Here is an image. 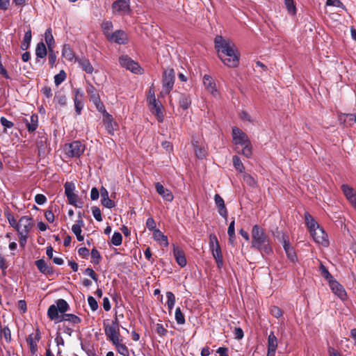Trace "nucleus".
Masks as SVG:
<instances>
[{
    "label": "nucleus",
    "mask_w": 356,
    "mask_h": 356,
    "mask_svg": "<svg viewBox=\"0 0 356 356\" xmlns=\"http://www.w3.org/2000/svg\"><path fill=\"white\" fill-rule=\"evenodd\" d=\"M76 61L78 63L79 67L82 69V70L86 72L87 74H92L94 68L88 58L82 57L76 59Z\"/></svg>",
    "instance_id": "24"
},
{
    "label": "nucleus",
    "mask_w": 356,
    "mask_h": 356,
    "mask_svg": "<svg viewBox=\"0 0 356 356\" xmlns=\"http://www.w3.org/2000/svg\"><path fill=\"white\" fill-rule=\"evenodd\" d=\"M62 56L63 58H65L66 60L69 61H72L73 60L77 59L75 57V54L72 49L71 48L70 45L68 44H65L63 47L62 49Z\"/></svg>",
    "instance_id": "25"
},
{
    "label": "nucleus",
    "mask_w": 356,
    "mask_h": 356,
    "mask_svg": "<svg viewBox=\"0 0 356 356\" xmlns=\"http://www.w3.org/2000/svg\"><path fill=\"white\" fill-rule=\"evenodd\" d=\"M232 138L235 145L242 146L251 142L248 135L236 127L232 128Z\"/></svg>",
    "instance_id": "12"
},
{
    "label": "nucleus",
    "mask_w": 356,
    "mask_h": 356,
    "mask_svg": "<svg viewBox=\"0 0 356 356\" xmlns=\"http://www.w3.org/2000/svg\"><path fill=\"white\" fill-rule=\"evenodd\" d=\"M173 255L178 265L184 267L186 265V259L183 249L173 244Z\"/></svg>",
    "instance_id": "18"
},
{
    "label": "nucleus",
    "mask_w": 356,
    "mask_h": 356,
    "mask_svg": "<svg viewBox=\"0 0 356 356\" xmlns=\"http://www.w3.org/2000/svg\"><path fill=\"white\" fill-rule=\"evenodd\" d=\"M92 213L94 216V218L99 222L102 221V217L101 211L99 207H92Z\"/></svg>",
    "instance_id": "63"
},
{
    "label": "nucleus",
    "mask_w": 356,
    "mask_h": 356,
    "mask_svg": "<svg viewBox=\"0 0 356 356\" xmlns=\"http://www.w3.org/2000/svg\"><path fill=\"white\" fill-rule=\"evenodd\" d=\"M243 179L248 186L251 187L255 188L257 186V181L250 174L244 173L243 175Z\"/></svg>",
    "instance_id": "39"
},
{
    "label": "nucleus",
    "mask_w": 356,
    "mask_h": 356,
    "mask_svg": "<svg viewBox=\"0 0 356 356\" xmlns=\"http://www.w3.org/2000/svg\"><path fill=\"white\" fill-rule=\"evenodd\" d=\"M179 106L184 110H186L191 104V99L190 95L181 94L179 99Z\"/></svg>",
    "instance_id": "28"
},
{
    "label": "nucleus",
    "mask_w": 356,
    "mask_h": 356,
    "mask_svg": "<svg viewBox=\"0 0 356 356\" xmlns=\"http://www.w3.org/2000/svg\"><path fill=\"white\" fill-rule=\"evenodd\" d=\"M120 65L134 74H141L142 68L139 64L132 60L127 55L121 56L119 58Z\"/></svg>",
    "instance_id": "8"
},
{
    "label": "nucleus",
    "mask_w": 356,
    "mask_h": 356,
    "mask_svg": "<svg viewBox=\"0 0 356 356\" xmlns=\"http://www.w3.org/2000/svg\"><path fill=\"white\" fill-rule=\"evenodd\" d=\"M209 247L218 268H221L223 266V258L218 238L214 234L209 236Z\"/></svg>",
    "instance_id": "5"
},
{
    "label": "nucleus",
    "mask_w": 356,
    "mask_h": 356,
    "mask_svg": "<svg viewBox=\"0 0 356 356\" xmlns=\"http://www.w3.org/2000/svg\"><path fill=\"white\" fill-rule=\"evenodd\" d=\"M310 234L315 242L321 244L324 246L328 244V241L327 240V235L324 231V229L320 226L316 227V229L311 231Z\"/></svg>",
    "instance_id": "14"
},
{
    "label": "nucleus",
    "mask_w": 356,
    "mask_h": 356,
    "mask_svg": "<svg viewBox=\"0 0 356 356\" xmlns=\"http://www.w3.org/2000/svg\"><path fill=\"white\" fill-rule=\"evenodd\" d=\"M147 102L149 103V108L152 113L156 117L159 122H162L163 121V106L161 103L156 99L154 92L152 95L147 97Z\"/></svg>",
    "instance_id": "7"
},
{
    "label": "nucleus",
    "mask_w": 356,
    "mask_h": 356,
    "mask_svg": "<svg viewBox=\"0 0 356 356\" xmlns=\"http://www.w3.org/2000/svg\"><path fill=\"white\" fill-rule=\"evenodd\" d=\"M175 71L173 69L165 70L163 73L162 85L163 91L169 94L172 90L175 83Z\"/></svg>",
    "instance_id": "9"
},
{
    "label": "nucleus",
    "mask_w": 356,
    "mask_h": 356,
    "mask_svg": "<svg viewBox=\"0 0 356 356\" xmlns=\"http://www.w3.org/2000/svg\"><path fill=\"white\" fill-rule=\"evenodd\" d=\"M91 257L92 259H95V264H99L102 257H101L99 252L96 248H93L91 250Z\"/></svg>",
    "instance_id": "60"
},
{
    "label": "nucleus",
    "mask_w": 356,
    "mask_h": 356,
    "mask_svg": "<svg viewBox=\"0 0 356 356\" xmlns=\"http://www.w3.org/2000/svg\"><path fill=\"white\" fill-rule=\"evenodd\" d=\"M75 111L78 115H80L83 107L82 99L74 98Z\"/></svg>",
    "instance_id": "56"
},
{
    "label": "nucleus",
    "mask_w": 356,
    "mask_h": 356,
    "mask_svg": "<svg viewBox=\"0 0 356 356\" xmlns=\"http://www.w3.org/2000/svg\"><path fill=\"white\" fill-rule=\"evenodd\" d=\"M102 27L104 35L107 38V34H111L110 31L113 29V23L111 21L104 22Z\"/></svg>",
    "instance_id": "52"
},
{
    "label": "nucleus",
    "mask_w": 356,
    "mask_h": 356,
    "mask_svg": "<svg viewBox=\"0 0 356 356\" xmlns=\"http://www.w3.org/2000/svg\"><path fill=\"white\" fill-rule=\"evenodd\" d=\"M330 286L332 292L340 299L345 300L346 298V293L343 286L336 280H330Z\"/></svg>",
    "instance_id": "19"
},
{
    "label": "nucleus",
    "mask_w": 356,
    "mask_h": 356,
    "mask_svg": "<svg viewBox=\"0 0 356 356\" xmlns=\"http://www.w3.org/2000/svg\"><path fill=\"white\" fill-rule=\"evenodd\" d=\"M101 202L104 207L108 209H112L115 207V202L111 200L109 197L101 200Z\"/></svg>",
    "instance_id": "58"
},
{
    "label": "nucleus",
    "mask_w": 356,
    "mask_h": 356,
    "mask_svg": "<svg viewBox=\"0 0 356 356\" xmlns=\"http://www.w3.org/2000/svg\"><path fill=\"white\" fill-rule=\"evenodd\" d=\"M233 165L236 170H238L239 172H243L245 170V167L241 162L240 158L235 155L232 158Z\"/></svg>",
    "instance_id": "40"
},
{
    "label": "nucleus",
    "mask_w": 356,
    "mask_h": 356,
    "mask_svg": "<svg viewBox=\"0 0 356 356\" xmlns=\"http://www.w3.org/2000/svg\"><path fill=\"white\" fill-rule=\"evenodd\" d=\"M214 47L221 61L229 67H236L239 65L240 53L235 44L222 35H216Z\"/></svg>",
    "instance_id": "1"
},
{
    "label": "nucleus",
    "mask_w": 356,
    "mask_h": 356,
    "mask_svg": "<svg viewBox=\"0 0 356 356\" xmlns=\"http://www.w3.org/2000/svg\"><path fill=\"white\" fill-rule=\"evenodd\" d=\"M105 125L108 134L113 135L115 130L114 125H116V123L113 122L112 116L109 114H107L106 119L105 120Z\"/></svg>",
    "instance_id": "35"
},
{
    "label": "nucleus",
    "mask_w": 356,
    "mask_h": 356,
    "mask_svg": "<svg viewBox=\"0 0 356 356\" xmlns=\"http://www.w3.org/2000/svg\"><path fill=\"white\" fill-rule=\"evenodd\" d=\"M17 225V232L29 234L34 226V222L31 217L24 216L19 218Z\"/></svg>",
    "instance_id": "11"
},
{
    "label": "nucleus",
    "mask_w": 356,
    "mask_h": 356,
    "mask_svg": "<svg viewBox=\"0 0 356 356\" xmlns=\"http://www.w3.org/2000/svg\"><path fill=\"white\" fill-rule=\"evenodd\" d=\"M156 332L161 337L165 336L168 334V330L160 323L156 325Z\"/></svg>",
    "instance_id": "61"
},
{
    "label": "nucleus",
    "mask_w": 356,
    "mask_h": 356,
    "mask_svg": "<svg viewBox=\"0 0 356 356\" xmlns=\"http://www.w3.org/2000/svg\"><path fill=\"white\" fill-rule=\"evenodd\" d=\"M104 327L106 336L112 343H116L120 339L119 322L117 318L111 324L104 323Z\"/></svg>",
    "instance_id": "6"
},
{
    "label": "nucleus",
    "mask_w": 356,
    "mask_h": 356,
    "mask_svg": "<svg viewBox=\"0 0 356 356\" xmlns=\"http://www.w3.org/2000/svg\"><path fill=\"white\" fill-rule=\"evenodd\" d=\"M305 219L309 232L314 230L316 229V227H319V225L315 221L314 218L309 213H305Z\"/></svg>",
    "instance_id": "32"
},
{
    "label": "nucleus",
    "mask_w": 356,
    "mask_h": 356,
    "mask_svg": "<svg viewBox=\"0 0 356 356\" xmlns=\"http://www.w3.org/2000/svg\"><path fill=\"white\" fill-rule=\"evenodd\" d=\"M72 232L76 235V238L79 241H83L84 237L81 235V229L78 226H72Z\"/></svg>",
    "instance_id": "57"
},
{
    "label": "nucleus",
    "mask_w": 356,
    "mask_h": 356,
    "mask_svg": "<svg viewBox=\"0 0 356 356\" xmlns=\"http://www.w3.org/2000/svg\"><path fill=\"white\" fill-rule=\"evenodd\" d=\"M86 92L90 96V99L96 106L97 108L100 111L102 107H104L101 102L100 97L95 87L90 83H87Z\"/></svg>",
    "instance_id": "13"
},
{
    "label": "nucleus",
    "mask_w": 356,
    "mask_h": 356,
    "mask_svg": "<svg viewBox=\"0 0 356 356\" xmlns=\"http://www.w3.org/2000/svg\"><path fill=\"white\" fill-rule=\"evenodd\" d=\"M166 297L168 298V300H167L168 309L169 312H170L175 306V300H176L175 296L172 292L168 291V292H166Z\"/></svg>",
    "instance_id": "41"
},
{
    "label": "nucleus",
    "mask_w": 356,
    "mask_h": 356,
    "mask_svg": "<svg viewBox=\"0 0 356 356\" xmlns=\"http://www.w3.org/2000/svg\"><path fill=\"white\" fill-rule=\"evenodd\" d=\"M155 188L156 192L165 201L171 202L173 200L174 196L172 192L169 189L165 188L161 183L156 182L155 184Z\"/></svg>",
    "instance_id": "20"
},
{
    "label": "nucleus",
    "mask_w": 356,
    "mask_h": 356,
    "mask_svg": "<svg viewBox=\"0 0 356 356\" xmlns=\"http://www.w3.org/2000/svg\"><path fill=\"white\" fill-rule=\"evenodd\" d=\"M31 38H32L31 29L30 27H29V29L27 30V31L25 32L23 41L20 46V48L22 50L25 51L29 48L31 42Z\"/></svg>",
    "instance_id": "26"
},
{
    "label": "nucleus",
    "mask_w": 356,
    "mask_h": 356,
    "mask_svg": "<svg viewBox=\"0 0 356 356\" xmlns=\"http://www.w3.org/2000/svg\"><path fill=\"white\" fill-rule=\"evenodd\" d=\"M67 198L70 204L79 208L83 207V202L79 200V196L76 193L68 195Z\"/></svg>",
    "instance_id": "34"
},
{
    "label": "nucleus",
    "mask_w": 356,
    "mask_h": 356,
    "mask_svg": "<svg viewBox=\"0 0 356 356\" xmlns=\"http://www.w3.org/2000/svg\"><path fill=\"white\" fill-rule=\"evenodd\" d=\"M175 320L179 325H183L186 322L184 315L179 307H177L175 310Z\"/></svg>",
    "instance_id": "44"
},
{
    "label": "nucleus",
    "mask_w": 356,
    "mask_h": 356,
    "mask_svg": "<svg viewBox=\"0 0 356 356\" xmlns=\"http://www.w3.org/2000/svg\"><path fill=\"white\" fill-rule=\"evenodd\" d=\"M40 339V333L38 330H37L36 333L31 334L26 339V342L29 346L30 352L32 355H35L38 352V346L37 343Z\"/></svg>",
    "instance_id": "16"
},
{
    "label": "nucleus",
    "mask_w": 356,
    "mask_h": 356,
    "mask_svg": "<svg viewBox=\"0 0 356 356\" xmlns=\"http://www.w3.org/2000/svg\"><path fill=\"white\" fill-rule=\"evenodd\" d=\"M251 248L259 251L262 255L273 253L272 241L264 229L258 225L252 228Z\"/></svg>",
    "instance_id": "3"
},
{
    "label": "nucleus",
    "mask_w": 356,
    "mask_h": 356,
    "mask_svg": "<svg viewBox=\"0 0 356 356\" xmlns=\"http://www.w3.org/2000/svg\"><path fill=\"white\" fill-rule=\"evenodd\" d=\"M67 74L64 70H60V72L54 76V83L56 86L61 84L66 79Z\"/></svg>",
    "instance_id": "42"
},
{
    "label": "nucleus",
    "mask_w": 356,
    "mask_h": 356,
    "mask_svg": "<svg viewBox=\"0 0 356 356\" xmlns=\"http://www.w3.org/2000/svg\"><path fill=\"white\" fill-rule=\"evenodd\" d=\"M122 339H120L117 341L116 343H113V344L115 346L118 352L120 355H122L123 356H128L129 355L128 348L124 344L122 343Z\"/></svg>",
    "instance_id": "37"
},
{
    "label": "nucleus",
    "mask_w": 356,
    "mask_h": 356,
    "mask_svg": "<svg viewBox=\"0 0 356 356\" xmlns=\"http://www.w3.org/2000/svg\"><path fill=\"white\" fill-rule=\"evenodd\" d=\"M35 264L41 273L47 276L54 275V270L53 267L49 266L43 259L35 261Z\"/></svg>",
    "instance_id": "21"
},
{
    "label": "nucleus",
    "mask_w": 356,
    "mask_h": 356,
    "mask_svg": "<svg viewBox=\"0 0 356 356\" xmlns=\"http://www.w3.org/2000/svg\"><path fill=\"white\" fill-rule=\"evenodd\" d=\"M55 99L60 105L63 106L67 104V97L64 94H62L60 92L56 93L55 96Z\"/></svg>",
    "instance_id": "54"
},
{
    "label": "nucleus",
    "mask_w": 356,
    "mask_h": 356,
    "mask_svg": "<svg viewBox=\"0 0 356 356\" xmlns=\"http://www.w3.org/2000/svg\"><path fill=\"white\" fill-rule=\"evenodd\" d=\"M17 235L19 237V243L20 247L22 248H24V247L26 246L29 234H24V233L17 232Z\"/></svg>",
    "instance_id": "53"
},
{
    "label": "nucleus",
    "mask_w": 356,
    "mask_h": 356,
    "mask_svg": "<svg viewBox=\"0 0 356 356\" xmlns=\"http://www.w3.org/2000/svg\"><path fill=\"white\" fill-rule=\"evenodd\" d=\"M70 305L64 299H58L56 305H51L47 310V316L51 321L56 322L68 321L72 325L81 322V318L73 314H66L70 310Z\"/></svg>",
    "instance_id": "2"
},
{
    "label": "nucleus",
    "mask_w": 356,
    "mask_h": 356,
    "mask_svg": "<svg viewBox=\"0 0 356 356\" xmlns=\"http://www.w3.org/2000/svg\"><path fill=\"white\" fill-rule=\"evenodd\" d=\"M0 122L1 124L4 127L3 132H6V129H11L14 127V123L3 116L1 117Z\"/></svg>",
    "instance_id": "50"
},
{
    "label": "nucleus",
    "mask_w": 356,
    "mask_h": 356,
    "mask_svg": "<svg viewBox=\"0 0 356 356\" xmlns=\"http://www.w3.org/2000/svg\"><path fill=\"white\" fill-rule=\"evenodd\" d=\"M0 338H3L7 343H10L12 341L11 331L8 326H4L0 330Z\"/></svg>",
    "instance_id": "36"
},
{
    "label": "nucleus",
    "mask_w": 356,
    "mask_h": 356,
    "mask_svg": "<svg viewBox=\"0 0 356 356\" xmlns=\"http://www.w3.org/2000/svg\"><path fill=\"white\" fill-rule=\"evenodd\" d=\"M153 238L160 243H164L165 246L168 245L167 236L164 235L159 229H154L153 232Z\"/></svg>",
    "instance_id": "31"
},
{
    "label": "nucleus",
    "mask_w": 356,
    "mask_h": 356,
    "mask_svg": "<svg viewBox=\"0 0 356 356\" xmlns=\"http://www.w3.org/2000/svg\"><path fill=\"white\" fill-rule=\"evenodd\" d=\"M44 39L47 44L48 49H53L54 47V38L52 35V31L51 28L47 29L44 33Z\"/></svg>",
    "instance_id": "29"
},
{
    "label": "nucleus",
    "mask_w": 356,
    "mask_h": 356,
    "mask_svg": "<svg viewBox=\"0 0 356 356\" xmlns=\"http://www.w3.org/2000/svg\"><path fill=\"white\" fill-rule=\"evenodd\" d=\"M284 3L289 13L292 15H295L296 13V8L294 5L293 0H284Z\"/></svg>",
    "instance_id": "51"
},
{
    "label": "nucleus",
    "mask_w": 356,
    "mask_h": 356,
    "mask_svg": "<svg viewBox=\"0 0 356 356\" xmlns=\"http://www.w3.org/2000/svg\"><path fill=\"white\" fill-rule=\"evenodd\" d=\"M203 83L206 90L213 96L217 97L219 95L216 83L211 76L205 74L203 76Z\"/></svg>",
    "instance_id": "17"
},
{
    "label": "nucleus",
    "mask_w": 356,
    "mask_h": 356,
    "mask_svg": "<svg viewBox=\"0 0 356 356\" xmlns=\"http://www.w3.org/2000/svg\"><path fill=\"white\" fill-rule=\"evenodd\" d=\"M214 201L216 207L218 209L220 216L224 218L226 220L228 216V211L225 204L224 200L219 194L214 195Z\"/></svg>",
    "instance_id": "22"
},
{
    "label": "nucleus",
    "mask_w": 356,
    "mask_h": 356,
    "mask_svg": "<svg viewBox=\"0 0 356 356\" xmlns=\"http://www.w3.org/2000/svg\"><path fill=\"white\" fill-rule=\"evenodd\" d=\"M4 216L7 218L9 225L14 228L15 230L18 229V222L16 220L13 214L10 212L9 209L4 211Z\"/></svg>",
    "instance_id": "30"
},
{
    "label": "nucleus",
    "mask_w": 356,
    "mask_h": 356,
    "mask_svg": "<svg viewBox=\"0 0 356 356\" xmlns=\"http://www.w3.org/2000/svg\"><path fill=\"white\" fill-rule=\"evenodd\" d=\"M287 258L293 263L297 261L296 253L293 247L285 250Z\"/></svg>",
    "instance_id": "47"
},
{
    "label": "nucleus",
    "mask_w": 356,
    "mask_h": 356,
    "mask_svg": "<svg viewBox=\"0 0 356 356\" xmlns=\"http://www.w3.org/2000/svg\"><path fill=\"white\" fill-rule=\"evenodd\" d=\"M122 242V236L118 232H115L111 238V243L115 246L120 245Z\"/></svg>",
    "instance_id": "43"
},
{
    "label": "nucleus",
    "mask_w": 356,
    "mask_h": 356,
    "mask_svg": "<svg viewBox=\"0 0 356 356\" xmlns=\"http://www.w3.org/2000/svg\"><path fill=\"white\" fill-rule=\"evenodd\" d=\"M320 271H321V275L323 277H325L326 280H327L329 282H330V280H332L333 277L330 273V272L328 271L327 268L323 264H321V265H320Z\"/></svg>",
    "instance_id": "49"
},
{
    "label": "nucleus",
    "mask_w": 356,
    "mask_h": 356,
    "mask_svg": "<svg viewBox=\"0 0 356 356\" xmlns=\"http://www.w3.org/2000/svg\"><path fill=\"white\" fill-rule=\"evenodd\" d=\"M38 127V115L33 113L30 117L29 124H27V130L29 133L34 132Z\"/></svg>",
    "instance_id": "27"
},
{
    "label": "nucleus",
    "mask_w": 356,
    "mask_h": 356,
    "mask_svg": "<svg viewBox=\"0 0 356 356\" xmlns=\"http://www.w3.org/2000/svg\"><path fill=\"white\" fill-rule=\"evenodd\" d=\"M277 339L272 332L268 337V349L277 350Z\"/></svg>",
    "instance_id": "38"
},
{
    "label": "nucleus",
    "mask_w": 356,
    "mask_h": 356,
    "mask_svg": "<svg viewBox=\"0 0 356 356\" xmlns=\"http://www.w3.org/2000/svg\"><path fill=\"white\" fill-rule=\"evenodd\" d=\"M64 188H65V194L66 197H67L68 195H70L71 194L74 193L75 185L73 182L67 181L64 185Z\"/></svg>",
    "instance_id": "45"
},
{
    "label": "nucleus",
    "mask_w": 356,
    "mask_h": 356,
    "mask_svg": "<svg viewBox=\"0 0 356 356\" xmlns=\"http://www.w3.org/2000/svg\"><path fill=\"white\" fill-rule=\"evenodd\" d=\"M341 188L347 200L356 208V195L353 188L348 184H343Z\"/></svg>",
    "instance_id": "23"
},
{
    "label": "nucleus",
    "mask_w": 356,
    "mask_h": 356,
    "mask_svg": "<svg viewBox=\"0 0 356 356\" xmlns=\"http://www.w3.org/2000/svg\"><path fill=\"white\" fill-rule=\"evenodd\" d=\"M193 146L196 156L200 159L205 158L207 154L205 149L202 147H198V146L197 145H195L194 143Z\"/></svg>",
    "instance_id": "48"
},
{
    "label": "nucleus",
    "mask_w": 356,
    "mask_h": 356,
    "mask_svg": "<svg viewBox=\"0 0 356 356\" xmlns=\"http://www.w3.org/2000/svg\"><path fill=\"white\" fill-rule=\"evenodd\" d=\"M88 305L92 311H96L98 309V303L97 300L91 296L88 298Z\"/></svg>",
    "instance_id": "64"
},
{
    "label": "nucleus",
    "mask_w": 356,
    "mask_h": 356,
    "mask_svg": "<svg viewBox=\"0 0 356 356\" xmlns=\"http://www.w3.org/2000/svg\"><path fill=\"white\" fill-rule=\"evenodd\" d=\"M84 274L90 277L95 282H98V276L92 268H87L84 271Z\"/></svg>",
    "instance_id": "62"
},
{
    "label": "nucleus",
    "mask_w": 356,
    "mask_h": 356,
    "mask_svg": "<svg viewBox=\"0 0 356 356\" xmlns=\"http://www.w3.org/2000/svg\"><path fill=\"white\" fill-rule=\"evenodd\" d=\"M47 48L43 42L37 44L35 48V55L38 58H43L47 56Z\"/></svg>",
    "instance_id": "33"
},
{
    "label": "nucleus",
    "mask_w": 356,
    "mask_h": 356,
    "mask_svg": "<svg viewBox=\"0 0 356 356\" xmlns=\"http://www.w3.org/2000/svg\"><path fill=\"white\" fill-rule=\"evenodd\" d=\"M85 145L79 140H74L63 146V152L66 158H79L85 151Z\"/></svg>",
    "instance_id": "4"
},
{
    "label": "nucleus",
    "mask_w": 356,
    "mask_h": 356,
    "mask_svg": "<svg viewBox=\"0 0 356 356\" xmlns=\"http://www.w3.org/2000/svg\"><path fill=\"white\" fill-rule=\"evenodd\" d=\"M270 314L275 318H278L281 317L283 314V312L282 309L277 307V306H273L270 308Z\"/></svg>",
    "instance_id": "59"
},
{
    "label": "nucleus",
    "mask_w": 356,
    "mask_h": 356,
    "mask_svg": "<svg viewBox=\"0 0 356 356\" xmlns=\"http://www.w3.org/2000/svg\"><path fill=\"white\" fill-rule=\"evenodd\" d=\"M107 39L119 44H125L128 42L127 35L122 30H117L111 34H107Z\"/></svg>",
    "instance_id": "15"
},
{
    "label": "nucleus",
    "mask_w": 356,
    "mask_h": 356,
    "mask_svg": "<svg viewBox=\"0 0 356 356\" xmlns=\"http://www.w3.org/2000/svg\"><path fill=\"white\" fill-rule=\"evenodd\" d=\"M114 14L127 15L131 12L130 0H116L112 3Z\"/></svg>",
    "instance_id": "10"
},
{
    "label": "nucleus",
    "mask_w": 356,
    "mask_h": 356,
    "mask_svg": "<svg viewBox=\"0 0 356 356\" xmlns=\"http://www.w3.org/2000/svg\"><path fill=\"white\" fill-rule=\"evenodd\" d=\"M243 146L242 149V154L244 155L246 158H250L252 154V145L251 142L249 143V144H245Z\"/></svg>",
    "instance_id": "46"
},
{
    "label": "nucleus",
    "mask_w": 356,
    "mask_h": 356,
    "mask_svg": "<svg viewBox=\"0 0 356 356\" xmlns=\"http://www.w3.org/2000/svg\"><path fill=\"white\" fill-rule=\"evenodd\" d=\"M280 242L282 243L284 251L291 248L289 237L287 234H283Z\"/></svg>",
    "instance_id": "55"
}]
</instances>
